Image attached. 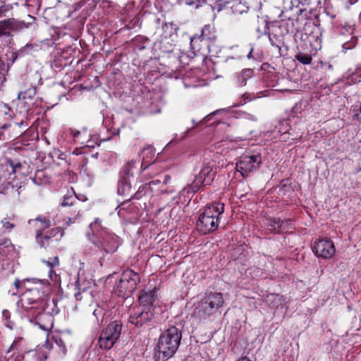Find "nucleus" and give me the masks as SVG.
Here are the masks:
<instances>
[{"mask_svg":"<svg viewBox=\"0 0 361 361\" xmlns=\"http://www.w3.org/2000/svg\"><path fill=\"white\" fill-rule=\"evenodd\" d=\"M182 339V332L174 326L161 334L156 345L158 357L163 360L172 357L177 352Z\"/></svg>","mask_w":361,"mask_h":361,"instance_id":"obj_1","label":"nucleus"},{"mask_svg":"<svg viewBox=\"0 0 361 361\" xmlns=\"http://www.w3.org/2000/svg\"><path fill=\"white\" fill-rule=\"evenodd\" d=\"M46 286L40 281H35L22 294L19 303L27 311L28 315L33 312L44 311L46 302L44 300Z\"/></svg>","mask_w":361,"mask_h":361,"instance_id":"obj_2","label":"nucleus"},{"mask_svg":"<svg viewBox=\"0 0 361 361\" xmlns=\"http://www.w3.org/2000/svg\"><path fill=\"white\" fill-rule=\"evenodd\" d=\"M224 212V204L214 202L207 207L200 215L196 226L203 235L216 231L219 227L220 216Z\"/></svg>","mask_w":361,"mask_h":361,"instance_id":"obj_3","label":"nucleus"},{"mask_svg":"<svg viewBox=\"0 0 361 361\" xmlns=\"http://www.w3.org/2000/svg\"><path fill=\"white\" fill-rule=\"evenodd\" d=\"M224 302L222 293L207 292L204 298L198 302L194 314L200 319H206L215 314L224 306Z\"/></svg>","mask_w":361,"mask_h":361,"instance_id":"obj_4","label":"nucleus"},{"mask_svg":"<svg viewBox=\"0 0 361 361\" xmlns=\"http://www.w3.org/2000/svg\"><path fill=\"white\" fill-rule=\"evenodd\" d=\"M140 281V276L137 273L133 270H127L122 274L115 293L119 297L128 298L136 289Z\"/></svg>","mask_w":361,"mask_h":361,"instance_id":"obj_5","label":"nucleus"},{"mask_svg":"<svg viewBox=\"0 0 361 361\" xmlns=\"http://www.w3.org/2000/svg\"><path fill=\"white\" fill-rule=\"evenodd\" d=\"M121 329L122 325L118 322L110 323L100 334L99 347L105 350L111 349L119 338Z\"/></svg>","mask_w":361,"mask_h":361,"instance_id":"obj_6","label":"nucleus"},{"mask_svg":"<svg viewBox=\"0 0 361 361\" xmlns=\"http://www.w3.org/2000/svg\"><path fill=\"white\" fill-rule=\"evenodd\" d=\"M261 164L262 157L259 154L243 155L236 163L235 169L243 177H246L250 172L258 169Z\"/></svg>","mask_w":361,"mask_h":361,"instance_id":"obj_7","label":"nucleus"},{"mask_svg":"<svg viewBox=\"0 0 361 361\" xmlns=\"http://www.w3.org/2000/svg\"><path fill=\"white\" fill-rule=\"evenodd\" d=\"M29 316L33 317L35 324L38 325L39 328L47 333V339L44 346L47 349H50L51 345L49 344L50 338L49 331L51 330L54 325L52 316L44 312V311L41 312L40 313L35 312Z\"/></svg>","mask_w":361,"mask_h":361,"instance_id":"obj_8","label":"nucleus"},{"mask_svg":"<svg viewBox=\"0 0 361 361\" xmlns=\"http://www.w3.org/2000/svg\"><path fill=\"white\" fill-rule=\"evenodd\" d=\"M30 23H25L24 21L10 18L0 20V37L12 36V32H18L24 28H27Z\"/></svg>","mask_w":361,"mask_h":361,"instance_id":"obj_9","label":"nucleus"},{"mask_svg":"<svg viewBox=\"0 0 361 361\" xmlns=\"http://www.w3.org/2000/svg\"><path fill=\"white\" fill-rule=\"evenodd\" d=\"M154 317L153 310L150 307L133 309V313L129 317L128 322L136 327L147 324Z\"/></svg>","mask_w":361,"mask_h":361,"instance_id":"obj_10","label":"nucleus"},{"mask_svg":"<svg viewBox=\"0 0 361 361\" xmlns=\"http://www.w3.org/2000/svg\"><path fill=\"white\" fill-rule=\"evenodd\" d=\"M312 250L317 256L324 259L331 258L336 252L333 242L328 238H323L315 241Z\"/></svg>","mask_w":361,"mask_h":361,"instance_id":"obj_11","label":"nucleus"},{"mask_svg":"<svg viewBox=\"0 0 361 361\" xmlns=\"http://www.w3.org/2000/svg\"><path fill=\"white\" fill-rule=\"evenodd\" d=\"M312 27L311 32L305 35H307V39L313 49H320L322 48V32L320 28L315 24H312Z\"/></svg>","mask_w":361,"mask_h":361,"instance_id":"obj_12","label":"nucleus"},{"mask_svg":"<svg viewBox=\"0 0 361 361\" xmlns=\"http://www.w3.org/2000/svg\"><path fill=\"white\" fill-rule=\"evenodd\" d=\"M157 289L154 288L152 290H146L144 289L141 292V295L139 298V301L141 305L145 307H150L151 310H153V303L157 299V296L156 295Z\"/></svg>","mask_w":361,"mask_h":361,"instance_id":"obj_13","label":"nucleus"},{"mask_svg":"<svg viewBox=\"0 0 361 361\" xmlns=\"http://www.w3.org/2000/svg\"><path fill=\"white\" fill-rule=\"evenodd\" d=\"M215 172L213 171L212 167L207 166L204 167L199 173L196 180H200L204 185H210L213 181Z\"/></svg>","mask_w":361,"mask_h":361,"instance_id":"obj_14","label":"nucleus"},{"mask_svg":"<svg viewBox=\"0 0 361 361\" xmlns=\"http://www.w3.org/2000/svg\"><path fill=\"white\" fill-rule=\"evenodd\" d=\"M290 220L282 221L279 219H271L267 226V229L271 233H281L285 230L284 224H288Z\"/></svg>","mask_w":361,"mask_h":361,"instance_id":"obj_15","label":"nucleus"},{"mask_svg":"<svg viewBox=\"0 0 361 361\" xmlns=\"http://www.w3.org/2000/svg\"><path fill=\"white\" fill-rule=\"evenodd\" d=\"M66 336V333H63L62 334L60 332H58L55 334H54L51 336V338L54 341L57 346L60 348V350L61 351L62 354L63 355H66V344L64 340L62 338V336Z\"/></svg>","mask_w":361,"mask_h":361,"instance_id":"obj_16","label":"nucleus"},{"mask_svg":"<svg viewBox=\"0 0 361 361\" xmlns=\"http://www.w3.org/2000/svg\"><path fill=\"white\" fill-rule=\"evenodd\" d=\"M36 221H39L42 224V227L40 229L44 230L45 228H47L50 226V221L47 219L45 216H39L35 219H30L28 221L29 224H32Z\"/></svg>","mask_w":361,"mask_h":361,"instance_id":"obj_17","label":"nucleus"},{"mask_svg":"<svg viewBox=\"0 0 361 361\" xmlns=\"http://www.w3.org/2000/svg\"><path fill=\"white\" fill-rule=\"evenodd\" d=\"M35 95V89L34 87L29 88L25 91H22L18 93V98L19 99H32Z\"/></svg>","mask_w":361,"mask_h":361,"instance_id":"obj_18","label":"nucleus"},{"mask_svg":"<svg viewBox=\"0 0 361 361\" xmlns=\"http://www.w3.org/2000/svg\"><path fill=\"white\" fill-rule=\"evenodd\" d=\"M295 59L301 63L307 65L312 62V56L310 54L299 53L295 56Z\"/></svg>","mask_w":361,"mask_h":361,"instance_id":"obj_19","label":"nucleus"},{"mask_svg":"<svg viewBox=\"0 0 361 361\" xmlns=\"http://www.w3.org/2000/svg\"><path fill=\"white\" fill-rule=\"evenodd\" d=\"M12 249V243L10 239L6 238L0 240V253L4 255L6 253L5 249Z\"/></svg>","mask_w":361,"mask_h":361,"instance_id":"obj_20","label":"nucleus"},{"mask_svg":"<svg viewBox=\"0 0 361 361\" xmlns=\"http://www.w3.org/2000/svg\"><path fill=\"white\" fill-rule=\"evenodd\" d=\"M137 162L135 160H131L123 168V171L128 177L133 175V169L135 168Z\"/></svg>","mask_w":361,"mask_h":361,"instance_id":"obj_21","label":"nucleus"},{"mask_svg":"<svg viewBox=\"0 0 361 361\" xmlns=\"http://www.w3.org/2000/svg\"><path fill=\"white\" fill-rule=\"evenodd\" d=\"M170 180H171V176L169 175H165L164 176L163 180L157 179L155 180H152V181H149L147 185L149 187H151L152 185H159V184H161L162 186L167 185L170 183Z\"/></svg>","mask_w":361,"mask_h":361,"instance_id":"obj_22","label":"nucleus"},{"mask_svg":"<svg viewBox=\"0 0 361 361\" xmlns=\"http://www.w3.org/2000/svg\"><path fill=\"white\" fill-rule=\"evenodd\" d=\"M36 238L41 247H45L44 240L48 241L51 238L49 235L42 236V231L40 230L37 231Z\"/></svg>","mask_w":361,"mask_h":361,"instance_id":"obj_23","label":"nucleus"},{"mask_svg":"<svg viewBox=\"0 0 361 361\" xmlns=\"http://www.w3.org/2000/svg\"><path fill=\"white\" fill-rule=\"evenodd\" d=\"M7 163L12 168V173H15L22 168V164L18 161H13L11 159L7 160Z\"/></svg>","mask_w":361,"mask_h":361,"instance_id":"obj_24","label":"nucleus"},{"mask_svg":"<svg viewBox=\"0 0 361 361\" xmlns=\"http://www.w3.org/2000/svg\"><path fill=\"white\" fill-rule=\"evenodd\" d=\"M64 235V231L60 227L53 228L51 231L50 237H56V240L61 238Z\"/></svg>","mask_w":361,"mask_h":361,"instance_id":"obj_25","label":"nucleus"},{"mask_svg":"<svg viewBox=\"0 0 361 361\" xmlns=\"http://www.w3.org/2000/svg\"><path fill=\"white\" fill-rule=\"evenodd\" d=\"M3 227L6 229H8L9 231L12 230L15 228L16 225L11 222L10 219L8 218H4L1 221Z\"/></svg>","mask_w":361,"mask_h":361,"instance_id":"obj_26","label":"nucleus"},{"mask_svg":"<svg viewBox=\"0 0 361 361\" xmlns=\"http://www.w3.org/2000/svg\"><path fill=\"white\" fill-rule=\"evenodd\" d=\"M66 27H59L56 28L55 33L58 36V38H62L66 35Z\"/></svg>","mask_w":361,"mask_h":361,"instance_id":"obj_27","label":"nucleus"},{"mask_svg":"<svg viewBox=\"0 0 361 361\" xmlns=\"http://www.w3.org/2000/svg\"><path fill=\"white\" fill-rule=\"evenodd\" d=\"M29 281L28 279L24 280L23 281H20L18 279H16L14 282V286L16 288V289H19L21 288H26L25 287V282Z\"/></svg>","mask_w":361,"mask_h":361,"instance_id":"obj_28","label":"nucleus"},{"mask_svg":"<svg viewBox=\"0 0 361 361\" xmlns=\"http://www.w3.org/2000/svg\"><path fill=\"white\" fill-rule=\"evenodd\" d=\"M246 79L242 73L237 75V82L239 85L243 86L246 84Z\"/></svg>","mask_w":361,"mask_h":361,"instance_id":"obj_29","label":"nucleus"},{"mask_svg":"<svg viewBox=\"0 0 361 361\" xmlns=\"http://www.w3.org/2000/svg\"><path fill=\"white\" fill-rule=\"evenodd\" d=\"M21 340L20 338H18V339L15 340L12 344L10 345L9 348L7 350V353H10L13 350L18 349V342Z\"/></svg>","mask_w":361,"mask_h":361,"instance_id":"obj_30","label":"nucleus"},{"mask_svg":"<svg viewBox=\"0 0 361 361\" xmlns=\"http://www.w3.org/2000/svg\"><path fill=\"white\" fill-rule=\"evenodd\" d=\"M176 192L173 186H167L165 189L161 190V194H173Z\"/></svg>","mask_w":361,"mask_h":361,"instance_id":"obj_31","label":"nucleus"},{"mask_svg":"<svg viewBox=\"0 0 361 361\" xmlns=\"http://www.w3.org/2000/svg\"><path fill=\"white\" fill-rule=\"evenodd\" d=\"M35 356L37 359H39L40 361H44L47 358V354L44 352H37L35 353Z\"/></svg>","mask_w":361,"mask_h":361,"instance_id":"obj_32","label":"nucleus"},{"mask_svg":"<svg viewBox=\"0 0 361 361\" xmlns=\"http://www.w3.org/2000/svg\"><path fill=\"white\" fill-rule=\"evenodd\" d=\"M209 32H210V26L205 25L202 30L201 37H207L208 33H209Z\"/></svg>","mask_w":361,"mask_h":361,"instance_id":"obj_33","label":"nucleus"},{"mask_svg":"<svg viewBox=\"0 0 361 361\" xmlns=\"http://www.w3.org/2000/svg\"><path fill=\"white\" fill-rule=\"evenodd\" d=\"M185 1V3L188 5H195L196 8H199V6H200V1L198 0H184Z\"/></svg>","mask_w":361,"mask_h":361,"instance_id":"obj_34","label":"nucleus"},{"mask_svg":"<svg viewBox=\"0 0 361 361\" xmlns=\"http://www.w3.org/2000/svg\"><path fill=\"white\" fill-rule=\"evenodd\" d=\"M244 76L246 80L251 77V75L252 73V71L251 69H245L243 70L241 73Z\"/></svg>","mask_w":361,"mask_h":361,"instance_id":"obj_35","label":"nucleus"},{"mask_svg":"<svg viewBox=\"0 0 361 361\" xmlns=\"http://www.w3.org/2000/svg\"><path fill=\"white\" fill-rule=\"evenodd\" d=\"M2 316L7 321L9 320L11 318V313L8 310H4L2 312Z\"/></svg>","mask_w":361,"mask_h":361,"instance_id":"obj_36","label":"nucleus"},{"mask_svg":"<svg viewBox=\"0 0 361 361\" xmlns=\"http://www.w3.org/2000/svg\"><path fill=\"white\" fill-rule=\"evenodd\" d=\"M277 295H268L266 299V302L269 303V305H271L269 302H274V300L277 299Z\"/></svg>","mask_w":361,"mask_h":361,"instance_id":"obj_37","label":"nucleus"},{"mask_svg":"<svg viewBox=\"0 0 361 361\" xmlns=\"http://www.w3.org/2000/svg\"><path fill=\"white\" fill-rule=\"evenodd\" d=\"M6 327H8V329H13V326H14V322L11 321L10 319L9 320H7L6 322Z\"/></svg>","mask_w":361,"mask_h":361,"instance_id":"obj_38","label":"nucleus"},{"mask_svg":"<svg viewBox=\"0 0 361 361\" xmlns=\"http://www.w3.org/2000/svg\"><path fill=\"white\" fill-rule=\"evenodd\" d=\"M221 111H224V109H220V110H216V111H214V112H212V114H209L208 116H207L203 120L204 121H209V116H210L211 115H215L216 114H218L219 112Z\"/></svg>","mask_w":361,"mask_h":361,"instance_id":"obj_39","label":"nucleus"},{"mask_svg":"<svg viewBox=\"0 0 361 361\" xmlns=\"http://www.w3.org/2000/svg\"><path fill=\"white\" fill-rule=\"evenodd\" d=\"M47 263V264L51 267H53L54 266L55 264H58V258L57 257H55L54 258V262H46Z\"/></svg>","mask_w":361,"mask_h":361,"instance_id":"obj_40","label":"nucleus"},{"mask_svg":"<svg viewBox=\"0 0 361 361\" xmlns=\"http://www.w3.org/2000/svg\"><path fill=\"white\" fill-rule=\"evenodd\" d=\"M64 59L65 60V62H64V66H66L67 63L66 61V56H59L58 59H57V61L59 62H62V60Z\"/></svg>","mask_w":361,"mask_h":361,"instance_id":"obj_41","label":"nucleus"},{"mask_svg":"<svg viewBox=\"0 0 361 361\" xmlns=\"http://www.w3.org/2000/svg\"><path fill=\"white\" fill-rule=\"evenodd\" d=\"M100 223H101V221L99 219H96L94 221V223H91L90 226L92 227L93 226V225H97L98 224L99 226H100Z\"/></svg>","mask_w":361,"mask_h":361,"instance_id":"obj_42","label":"nucleus"},{"mask_svg":"<svg viewBox=\"0 0 361 361\" xmlns=\"http://www.w3.org/2000/svg\"><path fill=\"white\" fill-rule=\"evenodd\" d=\"M66 200H67V197H66V195H64L63 201L61 204L62 207H66L68 205V202L66 201Z\"/></svg>","mask_w":361,"mask_h":361,"instance_id":"obj_43","label":"nucleus"},{"mask_svg":"<svg viewBox=\"0 0 361 361\" xmlns=\"http://www.w3.org/2000/svg\"><path fill=\"white\" fill-rule=\"evenodd\" d=\"M145 152H152V149L151 147H147V148H145L142 150L141 153H145Z\"/></svg>","mask_w":361,"mask_h":361,"instance_id":"obj_44","label":"nucleus"},{"mask_svg":"<svg viewBox=\"0 0 361 361\" xmlns=\"http://www.w3.org/2000/svg\"><path fill=\"white\" fill-rule=\"evenodd\" d=\"M12 57H13V62L15 61V60H16L17 57H18V55L16 53H13L12 54Z\"/></svg>","mask_w":361,"mask_h":361,"instance_id":"obj_45","label":"nucleus"},{"mask_svg":"<svg viewBox=\"0 0 361 361\" xmlns=\"http://www.w3.org/2000/svg\"><path fill=\"white\" fill-rule=\"evenodd\" d=\"M237 361H251V360H250L248 358H247L246 357H242V358L239 359V360H237Z\"/></svg>","mask_w":361,"mask_h":361,"instance_id":"obj_46","label":"nucleus"},{"mask_svg":"<svg viewBox=\"0 0 361 361\" xmlns=\"http://www.w3.org/2000/svg\"><path fill=\"white\" fill-rule=\"evenodd\" d=\"M71 133L73 134L74 138L78 137V135H80V132L79 131H78L77 133H73V132H71Z\"/></svg>","mask_w":361,"mask_h":361,"instance_id":"obj_47","label":"nucleus"},{"mask_svg":"<svg viewBox=\"0 0 361 361\" xmlns=\"http://www.w3.org/2000/svg\"><path fill=\"white\" fill-rule=\"evenodd\" d=\"M75 296L77 300H80L81 298H80V293H75Z\"/></svg>","mask_w":361,"mask_h":361,"instance_id":"obj_48","label":"nucleus"},{"mask_svg":"<svg viewBox=\"0 0 361 361\" xmlns=\"http://www.w3.org/2000/svg\"><path fill=\"white\" fill-rule=\"evenodd\" d=\"M75 176L74 173L71 174L70 172H69V174H68V176H69V179L72 178V176L73 177Z\"/></svg>","mask_w":361,"mask_h":361,"instance_id":"obj_49","label":"nucleus"},{"mask_svg":"<svg viewBox=\"0 0 361 361\" xmlns=\"http://www.w3.org/2000/svg\"><path fill=\"white\" fill-rule=\"evenodd\" d=\"M192 42H193V38L192 37V38H191V40H190V45H191V47H192V48H193V47H192Z\"/></svg>","mask_w":361,"mask_h":361,"instance_id":"obj_50","label":"nucleus"},{"mask_svg":"<svg viewBox=\"0 0 361 361\" xmlns=\"http://www.w3.org/2000/svg\"><path fill=\"white\" fill-rule=\"evenodd\" d=\"M251 51H252V49ZM251 56H252V51H250V52L249 53V54L247 55V57H248V58H250Z\"/></svg>","mask_w":361,"mask_h":361,"instance_id":"obj_51","label":"nucleus"},{"mask_svg":"<svg viewBox=\"0 0 361 361\" xmlns=\"http://www.w3.org/2000/svg\"><path fill=\"white\" fill-rule=\"evenodd\" d=\"M28 17L30 18L31 19H32L33 20H35V19L34 17L31 16L30 15H28Z\"/></svg>","mask_w":361,"mask_h":361,"instance_id":"obj_52","label":"nucleus"},{"mask_svg":"<svg viewBox=\"0 0 361 361\" xmlns=\"http://www.w3.org/2000/svg\"><path fill=\"white\" fill-rule=\"evenodd\" d=\"M154 176L152 175H149V178H152Z\"/></svg>","mask_w":361,"mask_h":361,"instance_id":"obj_53","label":"nucleus"},{"mask_svg":"<svg viewBox=\"0 0 361 361\" xmlns=\"http://www.w3.org/2000/svg\"><path fill=\"white\" fill-rule=\"evenodd\" d=\"M59 158H61V159H65V158H63V156H61Z\"/></svg>","mask_w":361,"mask_h":361,"instance_id":"obj_54","label":"nucleus"},{"mask_svg":"<svg viewBox=\"0 0 361 361\" xmlns=\"http://www.w3.org/2000/svg\"><path fill=\"white\" fill-rule=\"evenodd\" d=\"M59 158H61V159H65V158H63V156H61Z\"/></svg>","mask_w":361,"mask_h":361,"instance_id":"obj_55","label":"nucleus"},{"mask_svg":"<svg viewBox=\"0 0 361 361\" xmlns=\"http://www.w3.org/2000/svg\"><path fill=\"white\" fill-rule=\"evenodd\" d=\"M26 47H32V44H27Z\"/></svg>","mask_w":361,"mask_h":361,"instance_id":"obj_56","label":"nucleus"}]
</instances>
